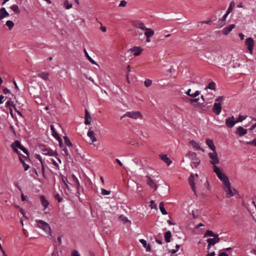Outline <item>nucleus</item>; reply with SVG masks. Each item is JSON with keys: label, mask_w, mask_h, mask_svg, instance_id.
I'll return each mask as SVG.
<instances>
[{"label": "nucleus", "mask_w": 256, "mask_h": 256, "mask_svg": "<svg viewBox=\"0 0 256 256\" xmlns=\"http://www.w3.org/2000/svg\"><path fill=\"white\" fill-rule=\"evenodd\" d=\"M10 8L15 12L16 13H19L20 10L19 8L18 5L16 4H14L12 6H11Z\"/></svg>", "instance_id": "43"}, {"label": "nucleus", "mask_w": 256, "mask_h": 256, "mask_svg": "<svg viewBox=\"0 0 256 256\" xmlns=\"http://www.w3.org/2000/svg\"><path fill=\"white\" fill-rule=\"evenodd\" d=\"M189 144L192 146L193 148L196 150H202L204 152V150L200 147V144L194 140H192L189 142Z\"/></svg>", "instance_id": "11"}, {"label": "nucleus", "mask_w": 256, "mask_h": 256, "mask_svg": "<svg viewBox=\"0 0 256 256\" xmlns=\"http://www.w3.org/2000/svg\"><path fill=\"white\" fill-rule=\"evenodd\" d=\"M224 191L226 192L227 198H230L234 196V192H236V190L234 188H232L231 187V184L230 182L224 184Z\"/></svg>", "instance_id": "5"}, {"label": "nucleus", "mask_w": 256, "mask_h": 256, "mask_svg": "<svg viewBox=\"0 0 256 256\" xmlns=\"http://www.w3.org/2000/svg\"><path fill=\"white\" fill-rule=\"evenodd\" d=\"M62 182L64 183V184L66 187V193L70 192L72 190L70 188V184H71L68 182V181L67 179V178L64 176H62Z\"/></svg>", "instance_id": "10"}, {"label": "nucleus", "mask_w": 256, "mask_h": 256, "mask_svg": "<svg viewBox=\"0 0 256 256\" xmlns=\"http://www.w3.org/2000/svg\"><path fill=\"white\" fill-rule=\"evenodd\" d=\"M220 238H218V235L215 236L212 238H208L207 240V242H210V244L212 246L215 244H216L219 242Z\"/></svg>", "instance_id": "22"}, {"label": "nucleus", "mask_w": 256, "mask_h": 256, "mask_svg": "<svg viewBox=\"0 0 256 256\" xmlns=\"http://www.w3.org/2000/svg\"><path fill=\"white\" fill-rule=\"evenodd\" d=\"M146 177L148 178V184L151 188H154V190H156L157 188V186L155 182L152 180V179L149 176H146Z\"/></svg>", "instance_id": "25"}, {"label": "nucleus", "mask_w": 256, "mask_h": 256, "mask_svg": "<svg viewBox=\"0 0 256 256\" xmlns=\"http://www.w3.org/2000/svg\"><path fill=\"white\" fill-rule=\"evenodd\" d=\"M126 2L124 0H122L119 4V6L124 7L126 6Z\"/></svg>", "instance_id": "55"}, {"label": "nucleus", "mask_w": 256, "mask_h": 256, "mask_svg": "<svg viewBox=\"0 0 256 256\" xmlns=\"http://www.w3.org/2000/svg\"><path fill=\"white\" fill-rule=\"evenodd\" d=\"M206 142L208 148H210L212 152L216 150V148L215 146L214 145V144L213 142V140L210 138H207L206 140Z\"/></svg>", "instance_id": "18"}, {"label": "nucleus", "mask_w": 256, "mask_h": 256, "mask_svg": "<svg viewBox=\"0 0 256 256\" xmlns=\"http://www.w3.org/2000/svg\"><path fill=\"white\" fill-rule=\"evenodd\" d=\"M236 123V120H235L234 116L228 117L226 120V124L230 128H232Z\"/></svg>", "instance_id": "9"}, {"label": "nucleus", "mask_w": 256, "mask_h": 256, "mask_svg": "<svg viewBox=\"0 0 256 256\" xmlns=\"http://www.w3.org/2000/svg\"><path fill=\"white\" fill-rule=\"evenodd\" d=\"M3 92L4 94H7L10 93V90L7 88H4L3 90Z\"/></svg>", "instance_id": "58"}, {"label": "nucleus", "mask_w": 256, "mask_h": 256, "mask_svg": "<svg viewBox=\"0 0 256 256\" xmlns=\"http://www.w3.org/2000/svg\"><path fill=\"white\" fill-rule=\"evenodd\" d=\"M55 198L56 199L58 200L59 202H62V200L59 194H56V195H55Z\"/></svg>", "instance_id": "54"}, {"label": "nucleus", "mask_w": 256, "mask_h": 256, "mask_svg": "<svg viewBox=\"0 0 256 256\" xmlns=\"http://www.w3.org/2000/svg\"><path fill=\"white\" fill-rule=\"evenodd\" d=\"M245 44L247 46L249 52L252 54H253V49L254 46V40L252 38H247L245 41Z\"/></svg>", "instance_id": "6"}, {"label": "nucleus", "mask_w": 256, "mask_h": 256, "mask_svg": "<svg viewBox=\"0 0 256 256\" xmlns=\"http://www.w3.org/2000/svg\"><path fill=\"white\" fill-rule=\"evenodd\" d=\"M236 133L240 136L245 135L247 133V130L240 126L237 128Z\"/></svg>", "instance_id": "20"}, {"label": "nucleus", "mask_w": 256, "mask_h": 256, "mask_svg": "<svg viewBox=\"0 0 256 256\" xmlns=\"http://www.w3.org/2000/svg\"><path fill=\"white\" fill-rule=\"evenodd\" d=\"M226 24V22L221 18L220 19L218 22V26L219 28H222Z\"/></svg>", "instance_id": "42"}, {"label": "nucleus", "mask_w": 256, "mask_h": 256, "mask_svg": "<svg viewBox=\"0 0 256 256\" xmlns=\"http://www.w3.org/2000/svg\"><path fill=\"white\" fill-rule=\"evenodd\" d=\"M20 149L22 150L26 154H28V152L26 150V149L24 147L22 146L20 148Z\"/></svg>", "instance_id": "56"}, {"label": "nucleus", "mask_w": 256, "mask_h": 256, "mask_svg": "<svg viewBox=\"0 0 256 256\" xmlns=\"http://www.w3.org/2000/svg\"><path fill=\"white\" fill-rule=\"evenodd\" d=\"M160 210L162 214L166 215L167 214L168 212L165 210L164 208V202H160L159 206Z\"/></svg>", "instance_id": "34"}, {"label": "nucleus", "mask_w": 256, "mask_h": 256, "mask_svg": "<svg viewBox=\"0 0 256 256\" xmlns=\"http://www.w3.org/2000/svg\"><path fill=\"white\" fill-rule=\"evenodd\" d=\"M50 130H52V135L53 136L56 138H60V140H61V139L59 137L58 134L55 131V129H54V126L52 125L50 126Z\"/></svg>", "instance_id": "39"}, {"label": "nucleus", "mask_w": 256, "mask_h": 256, "mask_svg": "<svg viewBox=\"0 0 256 256\" xmlns=\"http://www.w3.org/2000/svg\"><path fill=\"white\" fill-rule=\"evenodd\" d=\"M246 116H243L242 115H240L238 120H236V122H241L245 120Z\"/></svg>", "instance_id": "48"}, {"label": "nucleus", "mask_w": 256, "mask_h": 256, "mask_svg": "<svg viewBox=\"0 0 256 256\" xmlns=\"http://www.w3.org/2000/svg\"><path fill=\"white\" fill-rule=\"evenodd\" d=\"M84 52L86 56L91 63L94 64H97L96 62L89 56L86 49L84 50Z\"/></svg>", "instance_id": "38"}, {"label": "nucleus", "mask_w": 256, "mask_h": 256, "mask_svg": "<svg viewBox=\"0 0 256 256\" xmlns=\"http://www.w3.org/2000/svg\"><path fill=\"white\" fill-rule=\"evenodd\" d=\"M72 184H71L72 185H74V186H76V188L77 190V193L78 194H80V192H79V188H80V183L78 180V178H74V181H72Z\"/></svg>", "instance_id": "31"}, {"label": "nucleus", "mask_w": 256, "mask_h": 256, "mask_svg": "<svg viewBox=\"0 0 256 256\" xmlns=\"http://www.w3.org/2000/svg\"><path fill=\"white\" fill-rule=\"evenodd\" d=\"M208 154L210 158V162L213 166L212 168L214 169V166H216V164L220 162L218 154L216 150L210 152Z\"/></svg>", "instance_id": "4"}, {"label": "nucleus", "mask_w": 256, "mask_h": 256, "mask_svg": "<svg viewBox=\"0 0 256 256\" xmlns=\"http://www.w3.org/2000/svg\"><path fill=\"white\" fill-rule=\"evenodd\" d=\"M19 211L23 215L24 218H25L26 219L28 218L27 216L26 215V212L22 208H19Z\"/></svg>", "instance_id": "49"}, {"label": "nucleus", "mask_w": 256, "mask_h": 256, "mask_svg": "<svg viewBox=\"0 0 256 256\" xmlns=\"http://www.w3.org/2000/svg\"><path fill=\"white\" fill-rule=\"evenodd\" d=\"M144 30H146L144 35L146 38H150L154 34V31L151 28H146Z\"/></svg>", "instance_id": "26"}, {"label": "nucleus", "mask_w": 256, "mask_h": 256, "mask_svg": "<svg viewBox=\"0 0 256 256\" xmlns=\"http://www.w3.org/2000/svg\"><path fill=\"white\" fill-rule=\"evenodd\" d=\"M90 120H91V116L88 111V110H86V116H85V120H84V124H90Z\"/></svg>", "instance_id": "28"}, {"label": "nucleus", "mask_w": 256, "mask_h": 256, "mask_svg": "<svg viewBox=\"0 0 256 256\" xmlns=\"http://www.w3.org/2000/svg\"><path fill=\"white\" fill-rule=\"evenodd\" d=\"M213 170L218 178L222 182L223 185L230 182L228 178L220 168L214 166Z\"/></svg>", "instance_id": "3"}, {"label": "nucleus", "mask_w": 256, "mask_h": 256, "mask_svg": "<svg viewBox=\"0 0 256 256\" xmlns=\"http://www.w3.org/2000/svg\"><path fill=\"white\" fill-rule=\"evenodd\" d=\"M118 220L123 224H125L126 222L130 223V220H129L128 218L124 216V215H120L118 218Z\"/></svg>", "instance_id": "32"}, {"label": "nucleus", "mask_w": 256, "mask_h": 256, "mask_svg": "<svg viewBox=\"0 0 256 256\" xmlns=\"http://www.w3.org/2000/svg\"><path fill=\"white\" fill-rule=\"evenodd\" d=\"M205 90L210 89L214 90L216 89V84L214 82H210L207 86L204 88Z\"/></svg>", "instance_id": "37"}, {"label": "nucleus", "mask_w": 256, "mask_h": 256, "mask_svg": "<svg viewBox=\"0 0 256 256\" xmlns=\"http://www.w3.org/2000/svg\"><path fill=\"white\" fill-rule=\"evenodd\" d=\"M150 206L151 208L157 209V206L154 200L150 202Z\"/></svg>", "instance_id": "47"}, {"label": "nucleus", "mask_w": 256, "mask_h": 256, "mask_svg": "<svg viewBox=\"0 0 256 256\" xmlns=\"http://www.w3.org/2000/svg\"><path fill=\"white\" fill-rule=\"evenodd\" d=\"M6 106H13V102H12V101H8L6 102Z\"/></svg>", "instance_id": "57"}, {"label": "nucleus", "mask_w": 256, "mask_h": 256, "mask_svg": "<svg viewBox=\"0 0 256 256\" xmlns=\"http://www.w3.org/2000/svg\"><path fill=\"white\" fill-rule=\"evenodd\" d=\"M202 23L210 24L212 23V20H209L206 21H204Z\"/></svg>", "instance_id": "63"}, {"label": "nucleus", "mask_w": 256, "mask_h": 256, "mask_svg": "<svg viewBox=\"0 0 256 256\" xmlns=\"http://www.w3.org/2000/svg\"><path fill=\"white\" fill-rule=\"evenodd\" d=\"M38 76L44 80L49 81L50 74L46 72H41L38 74Z\"/></svg>", "instance_id": "17"}, {"label": "nucleus", "mask_w": 256, "mask_h": 256, "mask_svg": "<svg viewBox=\"0 0 256 256\" xmlns=\"http://www.w3.org/2000/svg\"><path fill=\"white\" fill-rule=\"evenodd\" d=\"M213 111L217 115H218L222 112L221 104L220 102H215L213 106Z\"/></svg>", "instance_id": "12"}, {"label": "nucleus", "mask_w": 256, "mask_h": 256, "mask_svg": "<svg viewBox=\"0 0 256 256\" xmlns=\"http://www.w3.org/2000/svg\"><path fill=\"white\" fill-rule=\"evenodd\" d=\"M229 14H228V12H226V13L223 16L221 19L226 22V18Z\"/></svg>", "instance_id": "59"}, {"label": "nucleus", "mask_w": 256, "mask_h": 256, "mask_svg": "<svg viewBox=\"0 0 256 256\" xmlns=\"http://www.w3.org/2000/svg\"><path fill=\"white\" fill-rule=\"evenodd\" d=\"M144 86L146 87H148L152 84V80L150 79H147L144 81Z\"/></svg>", "instance_id": "46"}, {"label": "nucleus", "mask_w": 256, "mask_h": 256, "mask_svg": "<svg viewBox=\"0 0 256 256\" xmlns=\"http://www.w3.org/2000/svg\"><path fill=\"white\" fill-rule=\"evenodd\" d=\"M219 256H228L226 252H222L220 254Z\"/></svg>", "instance_id": "64"}, {"label": "nucleus", "mask_w": 256, "mask_h": 256, "mask_svg": "<svg viewBox=\"0 0 256 256\" xmlns=\"http://www.w3.org/2000/svg\"><path fill=\"white\" fill-rule=\"evenodd\" d=\"M143 49L140 46H134L128 50V53L132 54L134 56L140 55Z\"/></svg>", "instance_id": "8"}, {"label": "nucleus", "mask_w": 256, "mask_h": 256, "mask_svg": "<svg viewBox=\"0 0 256 256\" xmlns=\"http://www.w3.org/2000/svg\"><path fill=\"white\" fill-rule=\"evenodd\" d=\"M40 198L42 205L44 206V208H47L49 204V203L48 202V200L46 199L45 197L44 196H41Z\"/></svg>", "instance_id": "29"}, {"label": "nucleus", "mask_w": 256, "mask_h": 256, "mask_svg": "<svg viewBox=\"0 0 256 256\" xmlns=\"http://www.w3.org/2000/svg\"><path fill=\"white\" fill-rule=\"evenodd\" d=\"M191 89L189 88L188 91L186 92V94L191 97H192V98H195L197 96H198L200 94V91L198 90H196L194 93V94H191Z\"/></svg>", "instance_id": "30"}, {"label": "nucleus", "mask_w": 256, "mask_h": 256, "mask_svg": "<svg viewBox=\"0 0 256 256\" xmlns=\"http://www.w3.org/2000/svg\"><path fill=\"white\" fill-rule=\"evenodd\" d=\"M186 157L190 160V166L192 168H196L200 162V160L196 152H189L186 155Z\"/></svg>", "instance_id": "2"}, {"label": "nucleus", "mask_w": 256, "mask_h": 256, "mask_svg": "<svg viewBox=\"0 0 256 256\" xmlns=\"http://www.w3.org/2000/svg\"><path fill=\"white\" fill-rule=\"evenodd\" d=\"M248 144H254L256 146V139H254L250 142H248Z\"/></svg>", "instance_id": "60"}, {"label": "nucleus", "mask_w": 256, "mask_h": 256, "mask_svg": "<svg viewBox=\"0 0 256 256\" xmlns=\"http://www.w3.org/2000/svg\"><path fill=\"white\" fill-rule=\"evenodd\" d=\"M235 4H236L234 2L232 1L230 4L229 7L226 11V12H228V14H230L232 12L235 6Z\"/></svg>", "instance_id": "36"}, {"label": "nucleus", "mask_w": 256, "mask_h": 256, "mask_svg": "<svg viewBox=\"0 0 256 256\" xmlns=\"http://www.w3.org/2000/svg\"><path fill=\"white\" fill-rule=\"evenodd\" d=\"M64 6L66 10H69L72 7V4H70L68 0H66L64 2Z\"/></svg>", "instance_id": "41"}, {"label": "nucleus", "mask_w": 256, "mask_h": 256, "mask_svg": "<svg viewBox=\"0 0 256 256\" xmlns=\"http://www.w3.org/2000/svg\"><path fill=\"white\" fill-rule=\"evenodd\" d=\"M140 242L142 244V246L146 248V251L147 252H150L152 251V248L150 244H148L146 241L144 239H140Z\"/></svg>", "instance_id": "14"}, {"label": "nucleus", "mask_w": 256, "mask_h": 256, "mask_svg": "<svg viewBox=\"0 0 256 256\" xmlns=\"http://www.w3.org/2000/svg\"><path fill=\"white\" fill-rule=\"evenodd\" d=\"M21 146L22 145L20 142L18 140L16 141L12 144V147L13 150L18 154L20 153V152L18 150V148H20Z\"/></svg>", "instance_id": "21"}, {"label": "nucleus", "mask_w": 256, "mask_h": 256, "mask_svg": "<svg viewBox=\"0 0 256 256\" xmlns=\"http://www.w3.org/2000/svg\"><path fill=\"white\" fill-rule=\"evenodd\" d=\"M159 156L168 166H170L172 162L166 154H161L159 155Z\"/></svg>", "instance_id": "15"}, {"label": "nucleus", "mask_w": 256, "mask_h": 256, "mask_svg": "<svg viewBox=\"0 0 256 256\" xmlns=\"http://www.w3.org/2000/svg\"><path fill=\"white\" fill-rule=\"evenodd\" d=\"M134 25L136 28L142 30H144L146 28L144 24L138 20L134 21Z\"/></svg>", "instance_id": "19"}, {"label": "nucleus", "mask_w": 256, "mask_h": 256, "mask_svg": "<svg viewBox=\"0 0 256 256\" xmlns=\"http://www.w3.org/2000/svg\"><path fill=\"white\" fill-rule=\"evenodd\" d=\"M180 245H179V244H176V249H174V250H169V252H170V254H175L176 252H177L178 250H179V248H180Z\"/></svg>", "instance_id": "44"}, {"label": "nucleus", "mask_w": 256, "mask_h": 256, "mask_svg": "<svg viewBox=\"0 0 256 256\" xmlns=\"http://www.w3.org/2000/svg\"><path fill=\"white\" fill-rule=\"evenodd\" d=\"M35 222L36 224V226L42 230L46 234H48V236L50 238H51L52 237V230L48 223L40 220H36Z\"/></svg>", "instance_id": "1"}, {"label": "nucleus", "mask_w": 256, "mask_h": 256, "mask_svg": "<svg viewBox=\"0 0 256 256\" xmlns=\"http://www.w3.org/2000/svg\"><path fill=\"white\" fill-rule=\"evenodd\" d=\"M64 143L66 144V145H67L68 146H72V144L71 143V142H70V140H69V138L68 137H66V136L64 137Z\"/></svg>", "instance_id": "45"}, {"label": "nucleus", "mask_w": 256, "mask_h": 256, "mask_svg": "<svg viewBox=\"0 0 256 256\" xmlns=\"http://www.w3.org/2000/svg\"><path fill=\"white\" fill-rule=\"evenodd\" d=\"M126 115H127V116L132 118L134 119H138V118H142V114L138 111L136 112H128L126 113Z\"/></svg>", "instance_id": "7"}, {"label": "nucleus", "mask_w": 256, "mask_h": 256, "mask_svg": "<svg viewBox=\"0 0 256 256\" xmlns=\"http://www.w3.org/2000/svg\"><path fill=\"white\" fill-rule=\"evenodd\" d=\"M9 16V14L7 12L4 8H0V20L5 18Z\"/></svg>", "instance_id": "23"}, {"label": "nucleus", "mask_w": 256, "mask_h": 256, "mask_svg": "<svg viewBox=\"0 0 256 256\" xmlns=\"http://www.w3.org/2000/svg\"><path fill=\"white\" fill-rule=\"evenodd\" d=\"M71 256H80V255L78 250H74L72 252Z\"/></svg>", "instance_id": "51"}, {"label": "nucleus", "mask_w": 256, "mask_h": 256, "mask_svg": "<svg viewBox=\"0 0 256 256\" xmlns=\"http://www.w3.org/2000/svg\"><path fill=\"white\" fill-rule=\"evenodd\" d=\"M35 157H36V158L38 160H40V162L42 164H44L42 158L40 154H35Z\"/></svg>", "instance_id": "52"}, {"label": "nucleus", "mask_w": 256, "mask_h": 256, "mask_svg": "<svg viewBox=\"0 0 256 256\" xmlns=\"http://www.w3.org/2000/svg\"><path fill=\"white\" fill-rule=\"evenodd\" d=\"M218 234H214V232L212 230H207L206 231V232H205V234H204V238H206V237H208V236L214 237V236H216Z\"/></svg>", "instance_id": "33"}, {"label": "nucleus", "mask_w": 256, "mask_h": 256, "mask_svg": "<svg viewBox=\"0 0 256 256\" xmlns=\"http://www.w3.org/2000/svg\"><path fill=\"white\" fill-rule=\"evenodd\" d=\"M235 28V25L234 24H232L229 25L228 26L224 28L222 30V32L224 35H228L234 28Z\"/></svg>", "instance_id": "13"}, {"label": "nucleus", "mask_w": 256, "mask_h": 256, "mask_svg": "<svg viewBox=\"0 0 256 256\" xmlns=\"http://www.w3.org/2000/svg\"><path fill=\"white\" fill-rule=\"evenodd\" d=\"M164 238L166 242H170L171 232L170 231H168L165 233Z\"/></svg>", "instance_id": "35"}, {"label": "nucleus", "mask_w": 256, "mask_h": 256, "mask_svg": "<svg viewBox=\"0 0 256 256\" xmlns=\"http://www.w3.org/2000/svg\"><path fill=\"white\" fill-rule=\"evenodd\" d=\"M188 182L190 184V185L192 188L195 194H196V188L195 186V184L194 182V176L192 174H191L190 176L188 178Z\"/></svg>", "instance_id": "16"}, {"label": "nucleus", "mask_w": 256, "mask_h": 256, "mask_svg": "<svg viewBox=\"0 0 256 256\" xmlns=\"http://www.w3.org/2000/svg\"><path fill=\"white\" fill-rule=\"evenodd\" d=\"M224 98L223 96H218L217 98L216 99V102H220L223 100Z\"/></svg>", "instance_id": "53"}, {"label": "nucleus", "mask_w": 256, "mask_h": 256, "mask_svg": "<svg viewBox=\"0 0 256 256\" xmlns=\"http://www.w3.org/2000/svg\"><path fill=\"white\" fill-rule=\"evenodd\" d=\"M42 154L44 155H48L50 156H54L55 152L52 150L48 148H44L42 150Z\"/></svg>", "instance_id": "27"}, {"label": "nucleus", "mask_w": 256, "mask_h": 256, "mask_svg": "<svg viewBox=\"0 0 256 256\" xmlns=\"http://www.w3.org/2000/svg\"><path fill=\"white\" fill-rule=\"evenodd\" d=\"M6 26L11 30L14 26V23L12 20H8L6 24Z\"/></svg>", "instance_id": "40"}, {"label": "nucleus", "mask_w": 256, "mask_h": 256, "mask_svg": "<svg viewBox=\"0 0 256 256\" xmlns=\"http://www.w3.org/2000/svg\"><path fill=\"white\" fill-rule=\"evenodd\" d=\"M22 164H23V165L24 166V170H27L29 168H30L29 166L26 164L25 162L23 163Z\"/></svg>", "instance_id": "61"}, {"label": "nucleus", "mask_w": 256, "mask_h": 256, "mask_svg": "<svg viewBox=\"0 0 256 256\" xmlns=\"http://www.w3.org/2000/svg\"><path fill=\"white\" fill-rule=\"evenodd\" d=\"M4 97L3 96H2V95L0 96V104H2L3 102H4Z\"/></svg>", "instance_id": "62"}, {"label": "nucleus", "mask_w": 256, "mask_h": 256, "mask_svg": "<svg viewBox=\"0 0 256 256\" xmlns=\"http://www.w3.org/2000/svg\"><path fill=\"white\" fill-rule=\"evenodd\" d=\"M88 136L90 138L92 143L96 141V138L94 136V132L91 130V128L89 129L88 132Z\"/></svg>", "instance_id": "24"}, {"label": "nucleus", "mask_w": 256, "mask_h": 256, "mask_svg": "<svg viewBox=\"0 0 256 256\" xmlns=\"http://www.w3.org/2000/svg\"><path fill=\"white\" fill-rule=\"evenodd\" d=\"M110 193V192L109 190H106L102 188V194L103 195H108Z\"/></svg>", "instance_id": "50"}]
</instances>
